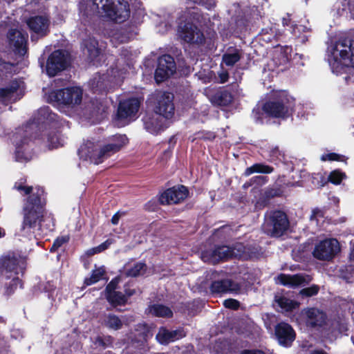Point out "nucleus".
Wrapping results in <instances>:
<instances>
[{"instance_id": "4", "label": "nucleus", "mask_w": 354, "mask_h": 354, "mask_svg": "<svg viewBox=\"0 0 354 354\" xmlns=\"http://www.w3.org/2000/svg\"><path fill=\"white\" fill-rule=\"evenodd\" d=\"M93 4L117 23L125 21L130 16L129 4L124 0H93Z\"/></svg>"}, {"instance_id": "50", "label": "nucleus", "mask_w": 354, "mask_h": 354, "mask_svg": "<svg viewBox=\"0 0 354 354\" xmlns=\"http://www.w3.org/2000/svg\"><path fill=\"white\" fill-rule=\"evenodd\" d=\"M268 181V176H255L249 180V185H256L257 186H262Z\"/></svg>"}, {"instance_id": "21", "label": "nucleus", "mask_w": 354, "mask_h": 354, "mask_svg": "<svg viewBox=\"0 0 354 354\" xmlns=\"http://www.w3.org/2000/svg\"><path fill=\"white\" fill-rule=\"evenodd\" d=\"M306 317V326L310 328L322 327L326 324V314L317 308H309Z\"/></svg>"}, {"instance_id": "58", "label": "nucleus", "mask_w": 354, "mask_h": 354, "mask_svg": "<svg viewBox=\"0 0 354 354\" xmlns=\"http://www.w3.org/2000/svg\"><path fill=\"white\" fill-rule=\"evenodd\" d=\"M323 216H324L323 212L321 209H319V208H315L312 211V214L310 216V219L311 221L316 220L317 221L318 217H323Z\"/></svg>"}, {"instance_id": "39", "label": "nucleus", "mask_w": 354, "mask_h": 354, "mask_svg": "<svg viewBox=\"0 0 354 354\" xmlns=\"http://www.w3.org/2000/svg\"><path fill=\"white\" fill-rule=\"evenodd\" d=\"M11 280L8 283H5V294L10 295L15 292L17 287L23 288V281L17 275H12Z\"/></svg>"}, {"instance_id": "12", "label": "nucleus", "mask_w": 354, "mask_h": 354, "mask_svg": "<svg viewBox=\"0 0 354 354\" xmlns=\"http://www.w3.org/2000/svg\"><path fill=\"white\" fill-rule=\"evenodd\" d=\"M189 194L188 188L183 185H177L165 189L159 195L160 205L179 204L185 201Z\"/></svg>"}, {"instance_id": "43", "label": "nucleus", "mask_w": 354, "mask_h": 354, "mask_svg": "<svg viewBox=\"0 0 354 354\" xmlns=\"http://www.w3.org/2000/svg\"><path fill=\"white\" fill-rule=\"evenodd\" d=\"M284 159V154L279 150L278 147L270 149L269 152V161L277 165Z\"/></svg>"}, {"instance_id": "13", "label": "nucleus", "mask_w": 354, "mask_h": 354, "mask_svg": "<svg viewBox=\"0 0 354 354\" xmlns=\"http://www.w3.org/2000/svg\"><path fill=\"white\" fill-rule=\"evenodd\" d=\"M176 65L174 58L169 55L164 54L158 59L157 67L154 77L158 83L163 82L169 78L176 72Z\"/></svg>"}, {"instance_id": "55", "label": "nucleus", "mask_w": 354, "mask_h": 354, "mask_svg": "<svg viewBox=\"0 0 354 354\" xmlns=\"http://www.w3.org/2000/svg\"><path fill=\"white\" fill-rule=\"evenodd\" d=\"M46 124H48V125H53L55 127H58L59 125H60L62 124L60 117L57 114L55 113V117H53V116L48 117Z\"/></svg>"}, {"instance_id": "5", "label": "nucleus", "mask_w": 354, "mask_h": 354, "mask_svg": "<svg viewBox=\"0 0 354 354\" xmlns=\"http://www.w3.org/2000/svg\"><path fill=\"white\" fill-rule=\"evenodd\" d=\"M290 221L287 214L279 209L268 212L265 216V229L273 237L283 236L289 229Z\"/></svg>"}, {"instance_id": "18", "label": "nucleus", "mask_w": 354, "mask_h": 354, "mask_svg": "<svg viewBox=\"0 0 354 354\" xmlns=\"http://www.w3.org/2000/svg\"><path fill=\"white\" fill-rule=\"evenodd\" d=\"M274 335L279 344L285 347L290 346L296 337L295 331L291 325L283 322L275 326Z\"/></svg>"}, {"instance_id": "37", "label": "nucleus", "mask_w": 354, "mask_h": 354, "mask_svg": "<svg viewBox=\"0 0 354 354\" xmlns=\"http://www.w3.org/2000/svg\"><path fill=\"white\" fill-rule=\"evenodd\" d=\"M147 270V266L145 262H137L131 268L126 270L125 274L127 277H137L143 274Z\"/></svg>"}, {"instance_id": "11", "label": "nucleus", "mask_w": 354, "mask_h": 354, "mask_svg": "<svg viewBox=\"0 0 354 354\" xmlns=\"http://www.w3.org/2000/svg\"><path fill=\"white\" fill-rule=\"evenodd\" d=\"M50 19L46 16L30 17L26 20V24L31 33V40H37L47 36L50 32Z\"/></svg>"}, {"instance_id": "54", "label": "nucleus", "mask_w": 354, "mask_h": 354, "mask_svg": "<svg viewBox=\"0 0 354 354\" xmlns=\"http://www.w3.org/2000/svg\"><path fill=\"white\" fill-rule=\"evenodd\" d=\"M59 137L56 133H49L48 142L53 148H57L59 145Z\"/></svg>"}, {"instance_id": "19", "label": "nucleus", "mask_w": 354, "mask_h": 354, "mask_svg": "<svg viewBox=\"0 0 354 354\" xmlns=\"http://www.w3.org/2000/svg\"><path fill=\"white\" fill-rule=\"evenodd\" d=\"M8 43L13 47L14 52L21 56H24L28 50V35L17 29H10L8 33Z\"/></svg>"}, {"instance_id": "45", "label": "nucleus", "mask_w": 354, "mask_h": 354, "mask_svg": "<svg viewBox=\"0 0 354 354\" xmlns=\"http://www.w3.org/2000/svg\"><path fill=\"white\" fill-rule=\"evenodd\" d=\"M14 64L10 62H6L3 58L0 57V79L8 74L12 73Z\"/></svg>"}, {"instance_id": "46", "label": "nucleus", "mask_w": 354, "mask_h": 354, "mask_svg": "<svg viewBox=\"0 0 354 354\" xmlns=\"http://www.w3.org/2000/svg\"><path fill=\"white\" fill-rule=\"evenodd\" d=\"M68 236H57L53 241L52 246L49 249L50 253H54L58 250L64 244L69 241Z\"/></svg>"}, {"instance_id": "47", "label": "nucleus", "mask_w": 354, "mask_h": 354, "mask_svg": "<svg viewBox=\"0 0 354 354\" xmlns=\"http://www.w3.org/2000/svg\"><path fill=\"white\" fill-rule=\"evenodd\" d=\"M186 308L188 315L194 317L201 311L202 306L198 301L194 300L191 303H188Z\"/></svg>"}, {"instance_id": "6", "label": "nucleus", "mask_w": 354, "mask_h": 354, "mask_svg": "<svg viewBox=\"0 0 354 354\" xmlns=\"http://www.w3.org/2000/svg\"><path fill=\"white\" fill-rule=\"evenodd\" d=\"M112 140V142L104 145L100 149H88L86 156L91 162L95 165L103 162L105 159L119 151L127 144L128 139L124 135H119L114 136Z\"/></svg>"}, {"instance_id": "14", "label": "nucleus", "mask_w": 354, "mask_h": 354, "mask_svg": "<svg viewBox=\"0 0 354 354\" xmlns=\"http://www.w3.org/2000/svg\"><path fill=\"white\" fill-rule=\"evenodd\" d=\"M339 250V242L335 239H325L320 241L315 248L313 256L322 261L333 259Z\"/></svg>"}, {"instance_id": "61", "label": "nucleus", "mask_w": 354, "mask_h": 354, "mask_svg": "<svg viewBox=\"0 0 354 354\" xmlns=\"http://www.w3.org/2000/svg\"><path fill=\"white\" fill-rule=\"evenodd\" d=\"M241 290V285L238 283L231 280V283L229 286V290L230 292H237Z\"/></svg>"}, {"instance_id": "10", "label": "nucleus", "mask_w": 354, "mask_h": 354, "mask_svg": "<svg viewBox=\"0 0 354 354\" xmlns=\"http://www.w3.org/2000/svg\"><path fill=\"white\" fill-rule=\"evenodd\" d=\"M330 53L333 64H340L341 59H349L354 67V39L346 37H340L331 47Z\"/></svg>"}, {"instance_id": "29", "label": "nucleus", "mask_w": 354, "mask_h": 354, "mask_svg": "<svg viewBox=\"0 0 354 354\" xmlns=\"http://www.w3.org/2000/svg\"><path fill=\"white\" fill-rule=\"evenodd\" d=\"M241 50L236 48H229L222 55V64L232 67L241 59Z\"/></svg>"}, {"instance_id": "42", "label": "nucleus", "mask_w": 354, "mask_h": 354, "mask_svg": "<svg viewBox=\"0 0 354 354\" xmlns=\"http://www.w3.org/2000/svg\"><path fill=\"white\" fill-rule=\"evenodd\" d=\"M194 136L195 138L192 140V141L195 140L213 141L216 137V134L215 132L205 130L196 132L194 133Z\"/></svg>"}, {"instance_id": "36", "label": "nucleus", "mask_w": 354, "mask_h": 354, "mask_svg": "<svg viewBox=\"0 0 354 354\" xmlns=\"http://www.w3.org/2000/svg\"><path fill=\"white\" fill-rule=\"evenodd\" d=\"M106 299L113 307L125 306L128 302L125 295L120 291H116L111 295H106Z\"/></svg>"}, {"instance_id": "22", "label": "nucleus", "mask_w": 354, "mask_h": 354, "mask_svg": "<svg viewBox=\"0 0 354 354\" xmlns=\"http://www.w3.org/2000/svg\"><path fill=\"white\" fill-rule=\"evenodd\" d=\"M32 149L26 140H21L15 147L14 153L15 160L21 163H26L32 160Z\"/></svg>"}, {"instance_id": "25", "label": "nucleus", "mask_w": 354, "mask_h": 354, "mask_svg": "<svg viewBox=\"0 0 354 354\" xmlns=\"http://www.w3.org/2000/svg\"><path fill=\"white\" fill-rule=\"evenodd\" d=\"M305 282V278L300 274H288L280 273L276 280V283L289 287H297L302 285Z\"/></svg>"}, {"instance_id": "34", "label": "nucleus", "mask_w": 354, "mask_h": 354, "mask_svg": "<svg viewBox=\"0 0 354 354\" xmlns=\"http://www.w3.org/2000/svg\"><path fill=\"white\" fill-rule=\"evenodd\" d=\"M231 279H221L213 281L209 286L212 295L228 292Z\"/></svg>"}, {"instance_id": "41", "label": "nucleus", "mask_w": 354, "mask_h": 354, "mask_svg": "<svg viewBox=\"0 0 354 354\" xmlns=\"http://www.w3.org/2000/svg\"><path fill=\"white\" fill-rule=\"evenodd\" d=\"M252 118L256 124H263L264 119L268 118L266 111L263 110V104L262 107L257 106L252 109Z\"/></svg>"}, {"instance_id": "33", "label": "nucleus", "mask_w": 354, "mask_h": 354, "mask_svg": "<svg viewBox=\"0 0 354 354\" xmlns=\"http://www.w3.org/2000/svg\"><path fill=\"white\" fill-rule=\"evenodd\" d=\"M149 312L151 315L158 317L171 318L173 317V312L171 308L163 304L151 305Z\"/></svg>"}, {"instance_id": "17", "label": "nucleus", "mask_w": 354, "mask_h": 354, "mask_svg": "<svg viewBox=\"0 0 354 354\" xmlns=\"http://www.w3.org/2000/svg\"><path fill=\"white\" fill-rule=\"evenodd\" d=\"M142 99L139 97H129L120 102L117 111V119L123 120L136 116L139 111Z\"/></svg>"}, {"instance_id": "38", "label": "nucleus", "mask_w": 354, "mask_h": 354, "mask_svg": "<svg viewBox=\"0 0 354 354\" xmlns=\"http://www.w3.org/2000/svg\"><path fill=\"white\" fill-rule=\"evenodd\" d=\"M105 269L103 266L95 269L92 271L89 277L85 278L84 283L85 286H91L98 282L105 274Z\"/></svg>"}, {"instance_id": "35", "label": "nucleus", "mask_w": 354, "mask_h": 354, "mask_svg": "<svg viewBox=\"0 0 354 354\" xmlns=\"http://www.w3.org/2000/svg\"><path fill=\"white\" fill-rule=\"evenodd\" d=\"M274 171V167L266 165L264 163H255L252 166L247 167L245 170L244 175L250 176L254 173H260L268 174Z\"/></svg>"}, {"instance_id": "30", "label": "nucleus", "mask_w": 354, "mask_h": 354, "mask_svg": "<svg viewBox=\"0 0 354 354\" xmlns=\"http://www.w3.org/2000/svg\"><path fill=\"white\" fill-rule=\"evenodd\" d=\"M234 97L231 92L226 89L217 91L212 97L213 103L222 106H228L233 101Z\"/></svg>"}, {"instance_id": "28", "label": "nucleus", "mask_w": 354, "mask_h": 354, "mask_svg": "<svg viewBox=\"0 0 354 354\" xmlns=\"http://www.w3.org/2000/svg\"><path fill=\"white\" fill-rule=\"evenodd\" d=\"M102 324L110 330H119L123 327V322L118 315L113 313L104 314Z\"/></svg>"}, {"instance_id": "1", "label": "nucleus", "mask_w": 354, "mask_h": 354, "mask_svg": "<svg viewBox=\"0 0 354 354\" xmlns=\"http://www.w3.org/2000/svg\"><path fill=\"white\" fill-rule=\"evenodd\" d=\"M18 191H23L25 195H28L23 207V221L19 232L23 236L31 239L35 237V231L43 221L46 205V193L43 187H36V192H32V186L21 184L15 185Z\"/></svg>"}, {"instance_id": "27", "label": "nucleus", "mask_w": 354, "mask_h": 354, "mask_svg": "<svg viewBox=\"0 0 354 354\" xmlns=\"http://www.w3.org/2000/svg\"><path fill=\"white\" fill-rule=\"evenodd\" d=\"M182 332L180 330H169L165 328H161L156 335V339L160 344H166L182 338Z\"/></svg>"}, {"instance_id": "8", "label": "nucleus", "mask_w": 354, "mask_h": 354, "mask_svg": "<svg viewBox=\"0 0 354 354\" xmlns=\"http://www.w3.org/2000/svg\"><path fill=\"white\" fill-rule=\"evenodd\" d=\"M83 90L80 87L71 86L55 90L49 95L50 101L59 105L74 107L81 104Z\"/></svg>"}, {"instance_id": "57", "label": "nucleus", "mask_w": 354, "mask_h": 354, "mask_svg": "<svg viewBox=\"0 0 354 354\" xmlns=\"http://www.w3.org/2000/svg\"><path fill=\"white\" fill-rule=\"evenodd\" d=\"M136 293L135 289H131L129 287L128 284H125L124 286V295H125L126 299L128 301V299L131 296L134 295Z\"/></svg>"}, {"instance_id": "53", "label": "nucleus", "mask_w": 354, "mask_h": 354, "mask_svg": "<svg viewBox=\"0 0 354 354\" xmlns=\"http://www.w3.org/2000/svg\"><path fill=\"white\" fill-rule=\"evenodd\" d=\"M292 51V48L290 46H284L281 47V54L286 61H289L291 59Z\"/></svg>"}, {"instance_id": "52", "label": "nucleus", "mask_w": 354, "mask_h": 354, "mask_svg": "<svg viewBox=\"0 0 354 354\" xmlns=\"http://www.w3.org/2000/svg\"><path fill=\"white\" fill-rule=\"evenodd\" d=\"M223 305L226 308L236 310L240 307V302L234 299H227L224 301Z\"/></svg>"}, {"instance_id": "44", "label": "nucleus", "mask_w": 354, "mask_h": 354, "mask_svg": "<svg viewBox=\"0 0 354 354\" xmlns=\"http://www.w3.org/2000/svg\"><path fill=\"white\" fill-rule=\"evenodd\" d=\"M347 158L342 154H339L335 152L328 153L322 156L321 160L322 161H337L346 162Z\"/></svg>"}, {"instance_id": "51", "label": "nucleus", "mask_w": 354, "mask_h": 354, "mask_svg": "<svg viewBox=\"0 0 354 354\" xmlns=\"http://www.w3.org/2000/svg\"><path fill=\"white\" fill-rule=\"evenodd\" d=\"M119 278L115 277L111 279V281L106 285L105 288L106 295H111L113 292H116V289L118 287Z\"/></svg>"}, {"instance_id": "7", "label": "nucleus", "mask_w": 354, "mask_h": 354, "mask_svg": "<svg viewBox=\"0 0 354 354\" xmlns=\"http://www.w3.org/2000/svg\"><path fill=\"white\" fill-rule=\"evenodd\" d=\"M174 95L171 93L156 91L151 96L153 112L165 119H170L174 115L175 106Z\"/></svg>"}, {"instance_id": "9", "label": "nucleus", "mask_w": 354, "mask_h": 354, "mask_svg": "<svg viewBox=\"0 0 354 354\" xmlns=\"http://www.w3.org/2000/svg\"><path fill=\"white\" fill-rule=\"evenodd\" d=\"M71 54L66 50H55L49 55L46 66V73L49 77H55L59 73L71 66Z\"/></svg>"}, {"instance_id": "63", "label": "nucleus", "mask_w": 354, "mask_h": 354, "mask_svg": "<svg viewBox=\"0 0 354 354\" xmlns=\"http://www.w3.org/2000/svg\"><path fill=\"white\" fill-rule=\"evenodd\" d=\"M157 207V204L155 200H151L145 204V209L147 210H154Z\"/></svg>"}, {"instance_id": "16", "label": "nucleus", "mask_w": 354, "mask_h": 354, "mask_svg": "<svg viewBox=\"0 0 354 354\" xmlns=\"http://www.w3.org/2000/svg\"><path fill=\"white\" fill-rule=\"evenodd\" d=\"M179 35L183 40L189 44L203 45L205 41L203 32L190 22H186L180 27Z\"/></svg>"}, {"instance_id": "60", "label": "nucleus", "mask_w": 354, "mask_h": 354, "mask_svg": "<svg viewBox=\"0 0 354 354\" xmlns=\"http://www.w3.org/2000/svg\"><path fill=\"white\" fill-rule=\"evenodd\" d=\"M220 82L224 84L229 80V73L227 71H223L218 74Z\"/></svg>"}, {"instance_id": "23", "label": "nucleus", "mask_w": 354, "mask_h": 354, "mask_svg": "<svg viewBox=\"0 0 354 354\" xmlns=\"http://www.w3.org/2000/svg\"><path fill=\"white\" fill-rule=\"evenodd\" d=\"M162 115L153 113L147 114L142 118L145 129L151 133H158L163 127Z\"/></svg>"}, {"instance_id": "24", "label": "nucleus", "mask_w": 354, "mask_h": 354, "mask_svg": "<svg viewBox=\"0 0 354 354\" xmlns=\"http://www.w3.org/2000/svg\"><path fill=\"white\" fill-rule=\"evenodd\" d=\"M84 53L91 62L94 61L100 54L98 41L95 37H88L82 41Z\"/></svg>"}, {"instance_id": "40", "label": "nucleus", "mask_w": 354, "mask_h": 354, "mask_svg": "<svg viewBox=\"0 0 354 354\" xmlns=\"http://www.w3.org/2000/svg\"><path fill=\"white\" fill-rule=\"evenodd\" d=\"M51 116L55 117V113L51 111L49 106H44L38 110L37 120L39 123L46 124L48 117Z\"/></svg>"}, {"instance_id": "48", "label": "nucleus", "mask_w": 354, "mask_h": 354, "mask_svg": "<svg viewBox=\"0 0 354 354\" xmlns=\"http://www.w3.org/2000/svg\"><path fill=\"white\" fill-rule=\"evenodd\" d=\"M346 176L344 172L339 170L332 171L328 176V181L334 185H339Z\"/></svg>"}, {"instance_id": "62", "label": "nucleus", "mask_w": 354, "mask_h": 354, "mask_svg": "<svg viewBox=\"0 0 354 354\" xmlns=\"http://www.w3.org/2000/svg\"><path fill=\"white\" fill-rule=\"evenodd\" d=\"M111 244V241L109 239H107L104 242L102 243L100 245H97L100 252H102L105 250L108 249Z\"/></svg>"}, {"instance_id": "59", "label": "nucleus", "mask_w": 354, "mask_h": 354, "mask_svg": "<svg viewBox=\"0 0 354 354\" xmlns=\"http://www.w3.org/2000/svg\"><path fill=\"white\" fill-rule=\"evenodd\" d=\"M55 288L56 287L53 284L48 281L44 287V290L48 293V297H50L53 295Z\"/></svg>"}, {"instance_id": "56", "label": "nucleus", "mask_w": 354, "mask_h": 354, "mask_svg": "<svg viewBox=\"0 0 354 354\" xmlns=\"http://www.w3.org/2000/svg\"><path fill=\"white\" fill-rule=\"evenodd\" d=\"M282 24L283 26H290L292 27V32H295V28L297 26L296 24H293L292 22V19L290 17V15L287 13L286 17H283L282 19Z\"/></svg>"}, {"instance_id": "2", "label": "nucleus", "mask_w": 354, "mask_h": 354, "mask_svg": "<svg viewBox=\"0 0 354 354\" xmlns=\"http://www.w3.org/2000/svg\"><path fill=\"white\" fill-rule=\"evenodd\" d=\"M263 255L262 248L257 244L244 245L236 243L232 247L218 245L213 250H207L201 253L204 262L216 264L232 257L243 261L259 259Z\"/></svg>"}, {"instance_id": "32", "label": "nucleus", "mask_w": 354, "mask_h": 354, "mask_svg": "<svg viewBox=\"0 0 354 354\" xmlns=\"http://www.w3.org/2000/svg\"><path fill=\"white\" fill-rule=\"evenodd\" d=\"M274 301L286 312H292L293 310L298 308L299 305L297 301L291 300L284 296L275 295Z\"/></svg>"}, {"instance_id": "64", "label": "nucleus", "mask_w": 354, "mask_h": 354, "mask_svg": "<svg viewBox=\"0 0 354 354\" xmlns=\"http://www.w3.org/2000/svg\"><path fill=\"white\" fill-rule=\"evenodd\" d=\"M241 354H266L263 351L259 349L243 350Z\"/></svg>"}, {"instance_id": "31", "label": "nucleus", "mask_w": 354, "mask_h": 354, "mask_svg": "<svg viewBox=\"0 0 354 354\" xmlns=\"http://www.w3.org/2000/svg\"><path fill=\"white\" fill-rule=\"evenodd\" d=\"M19 88V84L16 79L10 81L8 86L0 88V102H6L10 100Z\"/></svg>"}, {"instance_id": "3", "label": "nucleus", "mask_w": 354, "mask_h": 354, "mask_svg": "<svg viewBox=\"0 0 354 354\" xmlns=\"http://www.w3.org/2000/svg\"><path fill=\"white\" fill-rule=\"evenodd\" d=\"M294 106V100L285 92L277 94L263 103V110L267 116L272 118H288L292 114Z\"/></svg>"}, {"instance_id": "49", "label": "nucleus", "mask_w": 354, "mask_h": 354, "mask_svg": "<svg viewBox=\"0 0 354 354\" xmlns=\"http://www.w3.org/2000/svg\"><path fill=\"white\" fill-rule=\"evenodd\" d=\"M319 290V288L317 285H312L309 287L301 289L299 292L300 295L306 297L316 295Z\"/></svg>"}, {"instance_id": "15", "label": "nucleus", "mask_w": 354, "mask_h": 354, "mask_svg": "<svg viewBox=\"0 0 354 354\" xmlns=\"http://www.w3.org/2000/svg\"><path fill=\"white\" fill-rule=\"evenodd\" d=\"M1 261V274L6 279H10L12 275H18L19 272L24 269L20 265V263H24L20 257L14 253L3 257Z\"/></svg>"}, {"instance_id": "20", "label": "nucleus", "mask_w": 354, "mask_h": 354, "mask_svg": "<svg viewBox=\"0 0 354 354\" xmlns=\"http://www.w3.org/2000/svg\"><path fill=\"white\" fill-rule=\"evenodd\" d=\"M109 106L100 99H92L86 107V113L90 118L97 120L104 117L109 109Z\"/></svg>"}, {"instance_id": "26", "label": "nucleus", "mask_w": 354, "mask_h": 354, "mask_svg": "<svg viewBox=\"0 0 354 354\" xmlns=\"http://www.w3.org/2000/svg\"><path fill=\"white\" fill-rule=\"evenodd\" d=\"M283 194V189L281 185H274L268 187L261 194L258 203L266 206L270 201L275 197H281Z\"/></svg>"}]
</instances>
